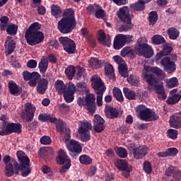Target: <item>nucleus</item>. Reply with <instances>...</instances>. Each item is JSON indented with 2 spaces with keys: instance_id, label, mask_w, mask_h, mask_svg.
Segmentation results:
<instances>
[{
  "instance_id": "nucleus-2",
  "label": "nucleus",
  "mask_w": 181,
  "mask_h": 181,
  "mask_svg": "<svg viewBox=\"0 0 181 181\" xmlns=\"http://www.w3.org/2000/svg\"><path fill=\"white\" fill-rule=\"evenodd\" d=\"M65 17L58 22V29L61 33H70L76 28L74 11L69 8L64 11Z\"/></svg>"
},
{
  "instance_id": "nucleus-1",
  "label": "nucleus",
  "mask_w": 181,
  "mask_h": 181,
  "mask_svg": "<svg viewBox=\"0 0 181 181\" xmlns=\"http://www.w3.org/2000/svg\"><path fill=\"white\" fill-rule=\"evenodd\" d=\"M40 28H42V25L39 23L35 22L26 30L25 40L28 45L35 46V45H37L41 42H43L45 35H43V33L39 31L40 30Z\"/></svg>"
},
{
  "instance_id": "nucleus-23",
  "label": "nucleus",
  "mask_w": 181,
  "mask_h": 181,
  "mask_svg": "<svg viewBox=\"0 0 181 181\" xmlns=\"http://www.w3.org/2000/svg\"><path fill=\"white\" fill-rule=\"evenodd\" d=\"M13 168H15L16 174L18 175V172H19V164L13 160L8 165H6V176L8 177H11V176H13Z\"/></svg>"
},
{
  "instance_id": "nucleus-35",
  "label": "nucleus",
  "mask_w": 181,
  "mask_h": 181,
  "mask_svg": "<svg viewBox=\"0 0 181 181\" xmlns=\"http://www.w3.org/2000/svg\"><path fill=\"white\" fill-rule=\"evenodd\" d=\"M40 77V74L37 72H33V75L32 78L30 79L28 84L30 87H36V85L37 84V81L39 80V78Z\"/></svg>"
},
{
  "instance_id": "nucleus-31",
  "label": "nucleus",
  "mask_w": 181,
  "mask_h": 181,
  "mask_svg": "<svg viewBox=\"0 0 181 181\" xmlns=\"http://www.w3.org/2000/svg\"><path fill=\"white\" fill-rule=\"evenodd\" d=\"M47 80L42 78L40 81L37 86V91L39 94H45L46 93V90H47Z\"/></svg>"
},
{
  "instance_id": "nucleus-46",
  "label": "nucleus",
  "mask_w": 181,
  "mask_h": 181,
  "mask_svg": "<svg viewBox=\"0 0 181 181\" xmlns=\"http://www.w3.org/2000/svg\"><path fill=\"white\" fill-rule=\"evenodd\" d=\"M150 25H155L158 22V13L156 11H151L148 16Z\"/></svg>"
},
{
  "instance_id": "nucleus-47",
  "label": "nucleus",
  "mask_w": 181,
  "mask_h": 181,
  "mask_svg": "<svg viewBox=\"0 0 181 181\" xmlns=\"http://www.w3.org/2000/svg\"><path fill=\"white\" fill-rule=\"evenodd\" d=\"M0 28L1 30H5L6 26H8V22H9V18L3 16L0 18Z\"/></svg>"
},
{
  "instance_id": "nucleus-36",
  "label": "nucleus",
  "mask_w": 181,
  "mask_h": 181,
  "mask_svg": "<svg viewBox=\"0 0 181 181\" xmlns=\"http://www.w3.org/2000/svg\"><path fill=\"white\" fill-rule=\"evenodd\" d=\"M88 63L92 69H100L103 66V62H100L97 58H91Z\"/></svg>"
},
{
  "instance_id": "nucleus-7",
  "label": "nucleus",
  "mask_w": 181,
  "mask_h": 181,
  "mask_svg": "<svg viewBox=\"0 0 181 181\" xmlns=\"http://www.w3.org/2000/svg\"><path fill=\"white\" fill-rule=\"evenodd\" d=\"M16 155L20 162L19 170H21L22 176L23 177L29 176L30 175V166L29 165L30 160L29 157L22 151H18Z\"/></svg>"
},
{
  "instance_id": "nucleus-3",
  "label": "nucleus",
  "mask_w": 181,
  "mask_h": 181,
  "mask_svg": "<svg viewBox=\"0 0 181 181\" xmlns=\"http://www.w3.org/2000/svg\"><path fill=\"white\" fill-rule=\"evenodd\" d=\"M153 74H156L157 77H160V76H163V71L158 66L152 67L148 62H146L142 71V78L148 83V86H153V84L159 83Z\"/></svg>"
},
{
  "instance_id": "nucleus-30",
  "label": "nucleus",
  "mask_w": 181,
  "mask_h": 181,
  "mask_svg": "<svg viewBox=\"0 0 181 181\" xmlns=\"http://www.w3.org/2000/svg\"><path fill=\"white\" fill-rule=\"evenodd\" d=\"M8 88L11 94H13V95H19L21 93V88L13 81H11L8 83Z\"/></svg>"
},
{
  "instance_id": "nucleus-10",
  "label": "nucleus",
  "mask_w": 181,
  "mask_h": 181,
  "mask_svg": "<svg viewBox=\"0 0 181 181\" xmlns=\"http://www.w3.org/2000/svg\"><path fill=\"white\" fill-rule=\"evenodd\" d=\"M77 103L80 107L85 106L90 114L95 112V95L94 94L89 93L86 95L85 101L84 97H79Z\"/></svg>"
},
{
  "instance_id": "nucleus-48",
  "label": "nucleus",
  "mask_w": 181,
  "mask_h": 181,
  "mask_svg": "<svg viewBox=\"0 0 181 181\" xmlns=\"http://www.w3.org/2000/svg\"><path fill=\"white\" fill-rule=\"evenodd\" d=\"M180 100V99H179V95L177 94L172 95V96L168 98V99L167 100V103L168 104L173 105V104H176L179 103Z\"/></svg>"
},
{
  "instance_id": "nucleus-6",
  "label": "nucleus",
  "mask_w": 181,
  "mask_h": 181,
  "mask_svg": "<svg viewBox=\"0 0 181 181\" xmlns=\"http://www.w3.org/2000/svg\"><path fill=\"white\" fill-rule=\"evenodd\" d=\"M144 38H139L137 40V43L134 47V50L129 47V54L134 56L135 52L140 56H144L146 59H151L152 56L155 54L153 49L151 46H149L148 44L144 43L142 41Z\"/></svg>"
},
{
  "instance_id": "nucleus-9",
  "label": "nucleus",
  "mask_w": 181,
  "mask_h": 181,
  "mask_svg": "<svg viewBox=\"0 0 181 181\" xmlns=\"http://www.w3.org/2000/svg\"><path fill=\"white\" fill-rule=\"evenodd\" d=\"M118 18L125 23L122 28V30H129L132 29V15L129 13V9L128 7L124 6L117 11Z\"/></svg>"
},
{
  "instance_id": "nucleus-50",
  "label": "nucleus",
  "mask_w": 181,
  "mask_h": 181,
  "mask_svg": "<svg viewBox=\"0 0 181 181\" xmlns=\"http://www.w3.org/2000/svg\"><path fill=\"white\" fill-rule=\"evenodd\" d=\"M104 16H105V12L101 6H98V9L95 11V17L98 18V19H103Z\"/></svg>"
},
{
  "instance_id": "nucleus-21",
  "label": "nucleus",
  "mask_w": 181,
  "mask_h": 181,
  "mask_svg": "<svg viewBox=\"0 0 181 181\" xmlns=\"http://www.w3.org/2000/svg\"><path fill=\"white\" fill-rule=\"evenodd\" d=\"M94 124H93V131L97 132L98 134L100 132H103V129H105V126L104 124L105 121L101 116L98 115H95L93 119Z\"/></svg>"
},
{
  "instance_id": "nucleus-39",
  "label": "nucleus",
  "mask_w": 181,
  "mask_h": 181,
  "mask_svg": "<svg viewBox=\"0 0 181 181\" xmlns=\"http://www.w3.org/2000/svg\"><path fill=\"white\" fill-rule=\"evenodd\" d=\"M52 15L55 18H59L62 16V9L57 5H52L51 6Z\"/></svg>"
},
{
  "instance_id": "nucleus-15",
  "label": "nucleus",
  "mask_w": 181,
  "mask_h": 181,
  "mask_svg": "<svg viewBox=\"0 0 181 181\" xmlns=\"http://www.w3.org/2000/svg\"><path fill=\"white\" fill-rule=\"evenodd\" d=\"M57 162L59 163V165H64L62 170H60V173H64L66 172V170L70 169V167L71 166V161L70 159H69V157L67 156V154H66V152L64 151V150H59L58 153V156L57 157Z\"/></svg>"
},
{
  "instance_id": "nucleus-38",
  "label": "nucleus",
  "mask_w": 181,
  "mask_h": 181,
  "mask_svg": "<svg viewBox=\"0 0 181 181\" xmlns=\"http://www.w3.org/2000/svg\"><path fill=\"white\" fill-rule=\"evenodd\" d=\"M168 34L170 39H172L173 40H175V39H177V37H179V31L175 28H169L168 30Z\"/></svg>"
},
{
  "instance_id": "nucleus-59",
  "label": "nucleus",
  "mask_w": 181,
  "mask_h": 181,
  "mask_svg": "<svg viewBox=\"0 0 181 181\" xmlns=\"http://www.w3.org/2000/svg\"><path fill=\"white\" fill-rule=\"evenodd\" d=\"M23 77L25 81H29V80L33 77V72L30 73L28 71H23Z\"/></svg>"
},
{
  "instance_id": "nucleus-29",
  "label": "nucleus",
  "mask_w": 181,
  "mask_h": 181,
  "mask_svg": "<svg viewBox=\"0 0 181 181\" xmlns=\"http://www.w3.org/2000/svg\"><path fill=\"white\" fill-rule=\"evenodd\" d=\"M170 125L172 128H181V117L177 115H173L170 118Z\"/></svg>"
},
{
  "instance_id": "nucleus-49",
  "label": "nucleus",
  "mask_w": 181,
  "mask_h": 181,
  "mask_svg": "<svg viewBox=\"0 0 181 181\" xmlns=\"http://www.w3.org/2000/svg\"><path fill=\"white\" fill-rule=\"evenodd\" d=\"M127 81L129 84H132V86H139V79L135 78L134 75H131L129 78H127Z\"/></svg>"
},
{
  "instance_id": "nucleus-55",
  "label": "nucleus",
  "mask_w": 181,
  "mask_h": 181,
  "mask_svg": "<svg viewBox=\"0 0 181 181\" xmlns=\"http://www.w3.org/2000/svg\"><path fill=\"white\" fill-rule=\"evenodd\" d=\"M106 76H114V67L112 65L108 64L105 67Z\"/></svg>"
},
{
  "instance_id": "nucleus-27",
  "label": "nucleus",
  "mask_w": 181,
  "mask_h": 181,
  "mask_svg": "<svg viewBox=\"0 0 181 181\" xmlns=\"http://www.w3.org/2000/svg\"><path fill=\"white\" fill-rule=\"evenodd\" d=\"M124 46L125 42L121 34L116 35L113 42L114 49H115L116 50H119V49H122V47H124Z\"/></svg>"
},
{
  "instance_id": "nucleus-56",
  "label": "nucleus",
  "mask_w": 181,
  "mask_h": 181,
  "mask_svg": "<svg viewBox=\"0 0 181 181\" xmlns=\"http://www.w3.org/2000/svg\"><path fill=\"white\" fill-rule=\"evenodd\" d=\"M97 94V105L98 107H101L103 105V95L104 94V92H96Z\"/></svg>"
},
{
  "instance_id": "nucleus-24",
  "label": "nucleus",
  "mask_w": 181,
  "mask_h": 181,
  "mask_svg": "<svg viewBox=\"0 0 181 181\" xmlns=\"http://www.w3.org/2000/svg\"><path fill=\"white\" fill-rule=\"evenodd\" d=\"M98 40L104 46L110 47L111 46V37L109 35H105L103 30H100L98 33Z\"/></svg>"
},
{
  "instance_id": "nucleus-19",
  "label": "nucleus",
  "mask_w": 181,
  "mask_h": 181,
  "mask_svg": "<svg viewBox=\"0 0 181 181\" xmlns=\"http://www.w3.org/2000/svg\"><path fill=\"white\" fill-rule=\"evenodd\" d=\"M35 111H36L35 105L30 103H26L25 111L21 114L23 119H26V121L30 122L35 117Z\"/></svg>"
},
{
  "instance_id": "nucleus-44",
  "label": "nucleus",
  "mask_w": 181,
  "mask_h": 181,
  "mask_svg": "<svg viewBox=\"0 0 181 181\" xmlns=\"http://www.w3.org/2000/svg\"><path fill=\"white\" fill-rule=\"evenodd\" d=\"M113 95L117 100V101H123L124 97L122 96V92L118 88L113 89Z\"/></svg>"
},
{
  "instance_id": "nucleus-63",
  "label": "nucleus",
  "mask_w": 181,
  "mask_h": 181,
  "mask_svg": "<svg viewBox=\"0 0 181 181\" xmlns=\"http://www.w3.org/2000/svg\"><path fill=\"white\" fill-rule=\"evenodd\" d=\"M163 56H165V55L162 51H160L156 54L155 62L156 64H160V59H162Z\"/></svg>"
},
{
  "instance_id": "nucleus-52",
  "label": "nucleus",
  "mask_w": 181,
  "mask_h": 181,
  "mask_svg": "<svg viewBox=\"0 0 181 181\" xmlns=\"http://www.w3.org/2000/svg\"><path fill=\"white\" fill-rule=\"evenodd\" d=\"M143 168H144V172L148 175L152 173V165H151V163L149 161H145L144 163Z\"/></svg>"
},
{
  "instance_id": "nucleus-32",
  "label": "nucleus",
  "mask_w": 181,
  "mask_h": 181,
  "mask_svg": "<svg viewBox=\"0 0 181 181\" xmlns=\"http://www.w3.org/2000/svg\"><path fill=\"white\" fill-rule=\"evenodd\" d=\"M148 2H149V1H139L137 3L130 5V8L136 11H144V9H145V4H148Z\"/></svg>"
},
{
  "instance_id": "nucleus-58",
  "label": "nucleus",
  "mask_w": 181,
  "mask_h": 181,
  "mask_svg": "<svg viewBox=\"0 0 181 181\" xmlns=\"http://www.w3.org/2000/svg\"><path fill=\"white\" fill-rule=\"evenodd\" d=\"M167 153L168 156H176L179 153V151L176 148H169L167 149Z\"/></svg>"
},
{
  "instance_id": "nucleus-22",
  "label": "nucleus",
  "mask_w": 181,
  "mask_h": 181,
  "mask_svg": "<svg viewBox=\"0 0 181 181\" xmlns=\"http://www.w3.org/2000/svg\"><path fill=\"white\" fill-rule=\"evenodd\" d=\"M156 91L158 100H166L168 95L165 92V88H163V84L160 83L159 82L153 84V86H150Z\"/></svg>"
},
{
  "instance_id": "nucleus-17",
  "label": "nucleus",
  "mask_w": 181,
  "mask_h": 181,
  "mask_svg": "<svg viewBox=\"0 0 181 181\" xmlns=\"http://www.w3.org/2000/svg\"><path fill=\"white\" fill-rule=\"evenodd\" d=\"M115 165L119 170L122 172V176L127 179L132 171V167L127 163V160L118 159L115 161Z\"/></svg>"
},
{
  "instance_id": "nucleus-4",
  "label": "nucleus",
  "mask_w": 181,
  "mask_h": 181,
  "mask_svg": "<svg viewBox=\"0 0 181 181\" xmlns=\"http://www.w3.org/2000/svg\"><path fill=\"white\" fill-rule=\"evenodd\" d=\"M54 88L59 94H64L66 103H71L74 100V93L77 91V88L74 83H69L66 90V84L63 81L58 79L55 81Z\"/></svg>"
},
{
  "instance_id": "nucleus-41",
  "label": "nucleus",
  "mask_w": 181,
  "mask_h": 181,
  "mask_svg": "<svg viewBox=\"0 0 181 181\" xmlns=\"http://www.w3.org/2000/svg\"><path fill=\"white\" fill-rule=\"evenodd\" d=\"M47 67H49V62L47 59L42 58L41 62L39 63V69L41 73H45L47 70Z\"/></svg>"
},
{
  "instance_id": "nucleus-43",
  "label": "nucleus",
  "mask_w": 181,
  "mask_h": 181,
  "mask_svg": "<svg viewBox=\"0 0 181 181\" xmlns=\"http://www.w3.org/2000/svg\"><path fill=\"white\" fill-rule=\"evenodd\" d=\"M6 32L8 35H16L18 32V25L15 24H10L7 26Z\"/></svg>"
},
{
  "instance_id": "nucleus-5",
  "label": "nucleus",
  "mask_w": 181,
  "mask_h": 181,
  "mask_svg": "<svg viewBox=\"0 0 181 181\" xmlns=\"http://www.w3.org/2000/svg\"><path fill=\"white\" fill-rule=\"evenodd\" d=\"M63 136L62 140L65 142L67 149L69 151V155L72 153H81L83 148L78 141L70 139V129L65 127L64 132H61Z\"/></svg>"
},
{
  "instance_id": "nucleus-64",
  "label": "nucleus",
  "mask_w": 181,
  "mask_h": 181,
  "mask_svg": "<svg viewBox=\"0 0 181 181\" xmlns=\"http://www.w3.org/2000/svg\"><path fill=\"white\" fill-rule=\"evenodd\" d=\"M174 166H170L165 171V176H172L176 172Z\"/></svg>"
},
{
  "instance_id": "nucleus-34",
  "label": "nucleus",
  "mask_w": 181,
  "mask_h": 181,
  "mask_svg": "<svg viewBox=\"0 0 181 181\" xmlns=\"http://www.w3.org/2000/svg\"><path fill=\"white\" fill-rule=\"evenodd\" d=\"M65 74L70 80H72L74 76H76V67L74 66H69L65 69Z\"/></svg>"
},
{
  "instance_id": "nucleus-16",
  "label": "nucleus",
  "mask_w": 181,
  "mask_h": 181,
  "mask_svg": "<svg viewBox=\"0 0 181 181\" xmlns=\"http://www.w3.org/2000/svg\"><path fill=\"white\" fill-rule=\"evenodd\" d=\"M59 41L69 54H73L76 52V42L73 40L67 37H60Z\"/></svg>"
},
{
  "instance_id": "nucleus-28",
  "label": "nucleus",
  "mask_w": 181,
  "mask_h": 181,
  "mask_svg": "<svg viewBox=\"0 0 181 181\" xmlns=\"http://www.w3.org/2000/svg\"><path fill=\"white\" fill-rule=\"evenodd\" d=\"M105 112L107 118H117V117L119 115V113L118 112V110H117V109H115L114 107H112L109 105L105 106Z\"/></svg>"
},
{
  "instance_id": "nucleus-60",
  "label": "nucleus",
  "mask_w": 181,
  "mask_h": 181,
  "mask_svg": "<svg viewBox=\"0 0 181 181\" xmlns=\"http://www.w3.org/2000/svg\"><path fill=\"white\" fill-rule=\"evenodd\" d=\"M98 8V5L97 4L89 6L87 7V12L90 15H92V13H94V12H95Z\"/></svg>"
},
{
  "instance_id": "nucleus-51",
  "label": "nucleus",
  "mask_w": 181,
  "mask_h": 181,
  "mask_svg": "<svg viewBox=\"0 0 181 181\" xmlns=\"http://www.w3.org/2000/svg\"><path fill=\"white\" fill-rule=\"evenodd\" d=\"M168 136L171 139H177V130L170 129L167 132Z\"/></svg>"
},
{
  "instance_id": "nucleus-61",
  "label": "nucleus",
  "mask_w": 181,
  "mask_h": 181,
  "mask_svg": "<svg viewBox=\"0 0 181 181\" xmlns=\"http://www.w3.org/2000/svg\"><path fill=\"white\" fill-rule=\"evenodd\" d=\"M172 47L165 45H163V49L161 52L164 54L165 56H168L172 52Z\"/></svg>"
},
{
  "instance_id": "nucleus-57",
  "label": "nucleus",
  "mask_w": 181,
  "mask_h": 181,
  "mask_svg": "<svg viewBox=\"0 0 181 181\" xmlns=\"http://www.w3.org/2000/svg\"><path fill=\"white\" fill-rule=\"evenodd\" d=\"M120 35L122 36V38L123 39V41L124 42V44L126 45V43H131V42H132V39H134V36L131 35H122L120 34Z\"/></svg>"
},
{
  "instance_id": "nucleus-33",
  "label": "nucleus",
  "mask_w": 181,
  "mask_h": 181,
  "mask_svg": "<svg viewBox=\"0 0 181 181\" xmlns=\"http://www.w3.org/2000/svg\"><path fill=\"white\" fill-rule=\"evenodd\" d=\"M123 93L127 100H135V98L136 97V93L135 91L128 88H124L123 89Z\"/></svg>"
},
{
  "instance_id": "nucleus-54",
  "label": "nucleus",
  "mask_w": 181,
  "mask_h": 181,
  "mask_svg": "<svg viewBox=\"0 0 181 181\" xmlns=\"http://www.w3.org/2000/svg\"><path fill=\"white\" fill-rule=\"evenodd\" d=\"M40 141L42 145H50L52 144V139L49 136H43Z\"/></svg>"
},
{
  "instance_id": "nucleus-25",
  "label": "nucleus",
  "mask_w": 181,
  "mask_h": 181,
  "mask_svg": "<svg viewBox=\"0 0 181 181\" xmlns=\"http://www.w3.org/2000/svg\"><path fill=\"white\" fill-rule=\"evenodd\" d=\"M16 45V43L14 40H12V37L8 36L5 42L6 54L7 56H9V54H12V53H13Z\"/></svg>"
},
{
  "instance_id": "nucleus-18",
  "label": "nucleus",
  "mask_w": 181,
  "mask_h": 181,
  "mask_svg": "<svg viewBox=\"0 0 181 181\" xmlns=\"http://www.w3.org/2000/svg\"><path fill=\"white\" fill-rule=\"evenodd\" d=\"M113 60L118 64V70L119 74L122 77H128V67L127 66V64L125 63V61L122 59V57L120 56L116 55L113 57Z\"/></svg>"
},
{
  "instance_id": "nucleus-14",
  "label": "nucleus",
  "mask_w": 181,
  "mask_h": 181,
  "mask_svg": "<svg viewBox=\"0 0 181 181\" xmlns=\"http://www.w3.org/2000/svg\"><path fill=\"white\" fill-rule=\"evenodd\" d=\"M91 123L87 122V120L79 122L78 132L79 135H81V139L83 142L90 141V138L91 137V135H90V129H91Z\"/></svg>"
},
{
  "instance_id": "nucleus-26",
  "label": "nucleus",
  "mask_w": 181,
  "mask_h": 181,
  "mask_svg": "<svg viewBox=\"0 0 181 181\" xmlns=\"http://www.w3.org/2000/svg\"><path fill=\"white\" fill-rule=\"evenodd\" d=\"M7 131L10 134H21L22 132V124L19 123H9L6 126Z\"/></svg>"
},
{
  "instance_id": "nucleus-62",
  "label": "nucleus",
  "mask_w": 181,
  "mask_h": 181,
  "mask_svg": "<svg viewBox=\"0 0 181 181\" xmlns=\"http://www.w3.org/2000/svg\"><path fill=\"white\" fill-rule=\"evenodd\" d=\"M59 108L62 112H67V111H69L70 110V106L66 103H62L59 105Z\"/></svg>"
},
{
  "instance_id": "nucleus-20",
  "label": "nucleus",
  "mask_w": 181,
  "mask_h": 181,
  "mask_svg": "<svg viewBox=\"0 0 181 181\" xmlns=\"http://www.w3.org/2000/svg\"><path fill=\"white\" fill-rule=\"evenodd\" d=\"M92 87L95 89V93H101L105 91V86L104 82L97 75H93L91 78Z\"/></svg>"
},
{
  "instance_id": "nucleus-11",
  "label": "nucleus",
  "mask_w": 181,
  "mask_h": 181,
  "mask_svg": "<svg viewBox=\"0 0 181 181\" xmlns=\"http://www.w3.org/2000/svg\"><path fill=\"white\" fill-rule=\"evenodd\" d=\"M176 62H177V56L170 54L160 59V64L163 67L164 71L167 73H173L176 70Z\"/></svg>"
},
{
  "instance_id": "nucleus-37",
  "label": "nucleus",
  "mask_w": 181,
  "mask_h": 181,
  "mask_svg": "<svg viewBox=\"0 0 181 181\" xmlns=\"http://www.w3.org/2000/svg\"><path fill=\"white\" fill-rule=\"evenodd\" d=\"M151 40L153 45H163V43H165L166 42L165 38L159 35L153 36Z\"/></svg>"
},
{
  "instance_id": "nucleus-45",
  "label": "nucleus",
  "mask_w": 181,
  "mask_h": 181,
  "mask_svg": "<svg viewBox=\"0 0 181 181\" xmlns=\"http://www.w3.org/2000/svg\"><path fill=\"white\" fill-rule=\"evenodd\" d=\"M117 155L119 158H125L128 156V153L127 152V149L119 147L115 149Z\"/></svg>"
},
{
  "instance_id": "nucleus-8",
  "label": "nucleus",
  "mask_w": 181,
  "mask_h": 181,
  "mask_svg": "<svg viewBox=\"0 0 181 181\" xmlns=\"http://www.w3.org/2000/svg\"><path fill=\"white\" fill-rule=\"evenodd\" d=\"M137 115L144 121H156L159 119V116L152 111L151 109H148L144 105H139L136 108Z\"/></svg>"
},
{
  "instance_id": "nucleus-12",
  "label": "nucleus",
  "mask_w": 181,
  "mask_h": 181,
  "mask_svg": "<svg viewBox=\"0 0 181 181\" xmlns=\"http://www.w3.org/2000/svg\"><path fill=\"white\" fill-rule=\"evenodd\" d=\"M38 119L41 121V122H52V124H56L57 132H64V129H66V123L63 122L62 120H58L56 117L49 114H40L38 117Z\"/></svg>"
},
{
  "instance_id": "nucleus-42",
  "label": "nucleus",
  "mask_w": 181,
  "mask_h": 181,
  "mask_svg": "<svg viewBox=\"0 0 181 181\" xmlns=\"http://www.w3.org/2000/svg\"><path fill=\"white\" fill-rule=\"evenodd\" d=\"M179 85V80L177 78L173 77L170 78V79L167 80V86L168 88H173V87H177Z\"/></svg>"
},
{
  "instance_id": "nucleus-40",
  "label": "nucleus",
  "mask_w": 181,
  "mask_h": 181,
  "mask_svg": "<svg viewBox=\"0 0 181 181\" xmlns=\"http://www.w3.org/2000/svg\"><path fill=\"white\" fill-rule=\"evenodd\" d=\"M79 162L81 165H91L93 159L87 155H82L79 157Z\"/></svg>"
},
{
  "instance_id": "nucleus-13",
  "label": "nucleus",
  "mask_w": 181,
  "mask_h": 181,
  "mask_svg": "<svg viewBox=\"0 0 181 181\" xmlns=\"http://www.w3.org/2000/svg\"><path fill=\"white\" fill-rule=\"evenodd\" d=\"M127 149L133 154L134 159H142L148 155V147L146 146H136L135 143H132L127 146Z\"/></svg>"
},
{
  "instance_id": "nucleus-53",
  "label": "nucleus",
  "mask_w": 181,
  "mask_h": 181,
  "mask_svg": "<svg viewBox=\"0 0 181 181\" xmlns=\"http://www.w3.org/2000/svg\"><path fill=\"white\" fill-rule=\"evenodd\" d=\"M76 78L77 80H80L81 78V76L86 73V69L81 66H76Z\"/></svg>"
}]
</instances>
